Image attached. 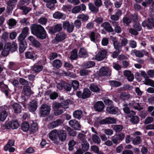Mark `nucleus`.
I'll return each instance as SVG.
<instances>
[{
	"mask_svg": "<svg viewBox=\"0 0 154 154\" xmlns=\"http://www.w3.org/2000/svg\"><path fill=\"white\" fill-rule=\"evenodd\" d=\"M46 3L47 7L50 9L54 8L55 6V4L57 3L56 0H43Z\"/></svg>",
	"mask_w": 154,
	"mask_h": 154,
	"instance_id": "obj_18",
	"label": "nucleus"
},
{
	"mask_svg": "<svg viewBox=\"0 0 154 154\" xmlns=\"http://www.w3.org/2000/svg\"><path fill=\"white\" fill-rule=\"evenodd\" d=\"M116 122V119L112 117H108L103 119L100 122L101 124H114Z\"/></svg>",
	"mask_w": 154,
	"mask_h": 154,
	"instance_id": "obj_14",
	"label": "nucleus"
},
{
	"mask_svg": "<svg viewBox=\"0 0 154 154\" xmlns=\"http://www.w3.org/2000/svg\"><path fill=\"white\" fill-rule=\"evenodd\" d=\"M89 9L93 13H97L99 11L98 7L95 6L91 3H90L88 4Z\"/></svg>",
	"mask_w": 154,
	"mask_h": 154,
	"instance_id": "obj_34",
	"label": "nucleus"
},
{
	"mask_svg": "<svg viewBox=\"0 0 154 154\" xmlns=\"http://www.w3.org/2000/svg\"><path fill=\"white\" fill-rule=\"evenodd\" d=\"M77 18L78 19H81L83 22H85L88 20L89 17L87 15L82 14L79 15Z\"/></svg>",
	"mask_w": 154,
	"mask_h": 154,
	"instance_id": "obj_53",
	"label": "nucleus"
},
{
	"mask_svg": "<svg viewBox=\"0 0 154 154\" xmlns=\"http://www.w3.org/2000/svg\"><path fill=\"white\" fill-rule=\"evenodd\" d=\"M53 17L56 19H61L65 20L66 18V15L63 13L57 11L53 14Z\"/></svg>",
	"mask_w": 154,
	"mask_h": 154,
	"instance_id": "obj_20",
	"label": "nucleus"
},
{
	"mask_svg": "<svg viewBox=\"0 0 154 154\" xmlns=\"http://www.w3.org/2000/svg\"><path fill=\"white\" fill-rule=\"evenodd\" d=\"M58 134V130L56 129L52 130L49 133L50 139L55 144H58L59 143Z\"/></svg>",
	"mask_w": 154,
	"mask_h": 154,
	"instance_id": "obj_6",
	"label": "nucleus"
},
{
	"mask_svg": "<svg viewBox=\"0 0 154 154\" xmlns=\"http://www.w3.org/2000/svg\"><path fill=\"white\" fill-rule=\"evenodd\" d=\"M77 50L75 49L72 50L71 52L70 58L71 60H76L78 58Z\"/></svg>",
	"mask_w": 154,
	"mask_h": 154,
	"instance_id": "obj_35",
	"label": "nucleus"
},
{
	"mask_svg": "<svg viewBox=\"0 0 154 154\" xmlns=\"http://www.w3.org/2000/svg\"><path fill=\"white\" fill-rule=\"evenodd\" d=\"M106 110L109 113L112 114H116L117 112V108L113 106L107 107Z\"/></svg>",
	"mask_w": 154,
	"mask_h": 154,
	"instance_id": "obj_24",
	"label": "nucleus"
},
{
	"mask_svg": "<svg viewBox=\"0 0 154 154\" xmlns=\"http://www.w3.org/2000/svg\"><path fill=\"white\" fill-rule=\"evenodd\" d=\"M67 37L66 34L64 32H61L57 34L55 37V40L57 42H59L65 40Z\"/></svg>",
	"mask_w": 154,
	"mask_h": 154,
	"instance_id": "obj_11",
	"label": "nucleus"
},
{
	"mask_svg": "<svg viewBox=\"0 0 154 154\" xmlns=\"http://www.w3.org/2000/svg\"><path fill=\"white\" fill-rule=\"evenodd\" d=\"M89 37L91 40L94 42H95L96 41L99 39L100 37V35L98 33L94 32H91L89 34Z\"/></svg>",
	"mask_w": 154,
	"mask_h": 154,
	"instance_id": "obj_17",
	"label": "nucleus"
},
{
	"mask_svg": "<svg viewBox=\"0 0 154 154\" xmlns=\"http://www.w3.org/2000/svg\"><path fill=\"white\" fill-rule=\"evenodd\" d=\"M51 110L50 106L46 104H43L39 110V115L41 117H44L48 115Z\"/></svg>",
	"mask_w": 154,
	"mask_h": 154,
	"instance_id": "obj_2",
	"label": "nucleus"
},
{
	"mask_svg": "<svg viewBox=\"0 0 154 154\" xmlns=\"http://www.w3.org/2000/svg\"><path fill=\"white\" fill-rule=\"evenodd\" d=\"M128 105L131 106H133L135 109L138 111H140L143 109V107L140 106V103H136L134 100L131 101Z\"/></svg>",
	"mask_w": 154,
	"mask_h": 154,
	"instance_id": "obj_22",
	"label": "nucleus"
},
{
	"mask_svg": "<svg viewBox=\"0 0 154 154\" xmlns=\"http://www.w3.org/2000/svg\"><path fill=\"white\" fill-rule=\"evenodd\" d=\"M122 21L124 25L126 26H129L131 22V19L126 16L123 17Z\"/></svg>",
	"mask_w": 154,
	"mask_h": 154,
	"instance_id": "obj_45",
	"label": "nucleus"
},
{
	"mask_svg": "<svg viewBox=\"0 0 154 154\" xmlns=\"http://www.w3.org/2000/svg\"><path fill=\"white\" fill-rule=\"evenodd\" d=\"M29 2V0H20L18 4V7L19 9L24 6L23 5L25 4L28 5Z\"/></svg>",
	"mask_w": 154,
	"mask_h": 154,
	"instance_id": "obj_48",
	"label": "nucleus"
},
{
	"mask_svg": "<svg viewBox=\"0 0 154 154\" xmlns=\"http://www.w3.org/2000/svg\"><path fill=\"white\" fill-rule=\"evenodd\" d=\"M99 74L100 76H110L111 71L107 67L103 66L100 69Z\"/></svg>",
	"mask_w": 154,
	"mask_h": 154,
	"instance_id": "obj_10",
	"label": "nucleus"
},
{
	"mask_svg": "<svg viewBox=\"0 0 154 154\" xmlns=\"http://www.w3.org/2000/svg\"><path fill=\"white\" fill-rule=\"evenodd\" d=\"M91 92L88 88H84L83 92L78 91L76 93L77 96L79 98L85 99L89 97L91 94Z\"/></svg>",
	"mask_w": 154,
	"mask_h": 154,
	"instance_id": "obj_3",
	"label": "nucleus"
},
{
	"mask_svg": "<svg viewBox=\"0 0 154 154\" xmlns=\"http://www.w3.org/2000/svg\"><path fill=\"white\" fill-rule=\"evenodd\" d=\"M107 55V51L105 50H101L96 55L95 59L98 61L103 60Z\"/></svg>",
	"mask_w": 154,
	"mask_h": 154,
	"instance_id": "obj_7",
	"label": "nucleus"
},
{
	"mask_svg": "<svg viewBox=\"0 0 154 154\" xmlns=\"http://www.w3.org/2000/svg\"><path fill=\"white\" fill-rule=\"evenodd\" d=\"M104 108V105L103 102L98 101L95 103L94 108L95 110L98 112L102 111Z\"/></svg>",
	"mask_w": 154,
	"mask_h": 154,
	"instance_id": "obj_15",
	"label": "nucleus"
},
{
	"mask_svg": "<svg viewBox=\"0 0 154 154\" xmlns=\"http://www.w3.org/2000/svg\"><path fill=\"white\" fill-rule=\"evenodd\" d=\"M63 88L65 89L67 91H70L72 88V86L69 84L65 82H64Z\"/></svg>",
	"mask_w": 154,
	"mask_h": 154,
	"instance_id": "obj_62",
	"label": "nucleus"
},
{
	"mask_svg": "<svg viewBox=\"0 0 154 154\" xmlns=\"http://www.w3.org/2000/svg\"><path fill=\"white\" fill-rule=\"evenodd\" d=\"M14 140H10L8 143L7 144L5 145L4 147V150L5 151H7L8 150L9 146L11 147L14 145Z\"/></svg>",
	"mask_w": 154,
	"mask_h": 154,
	"instance_id": "obj_52",
	"label": "nucleus"
},
{
	"mask_svg": "<svg viewBox=\"0 0 154 154\" xmlns=\"http://www.w3.org/2000/svg\"><path fill=\"white\" fill-rule=\"evenodd\" d=\"M69 125L70 127L76 130H80L81 125L75 119L71 120L69 122Z\"/></svg>",
	"mask_w": 154,
	"mask_h": 154,
	"instance_id": "obj_8",
	"label": "nucleus"
},
{
	"mask_svg": "<svg viewBox=\"0 0 154 154\" xmlns=\"http://www.w3.org/2000/svg\"><path fill=\"white\" fill-rule=\"evenodd\" d=\"M66 129L69 136L74 137L76 136L77 132L75 130L69 127H67Z\"/></svg>",
	"mask_w": 154,
	"mask_h": 154,
	"instance_id": "obj_27",
	"label": "nucleus"
},
{
	"mask_svg": "<svg viewBox=\"0 0 154 154\" xmlns=\"http://www.w3.org/2000/svg\"><path fill=\"white\" fill-rule=\"evenodd\" d=\"M62 123V120L60 119H58L52 122L49 125L48 127L50 129H53L60 125Z\"/></svg>",
	"mask_w": 154,
	"mask_h": 154,
	"instance_id": "obj_19",
	"label": "nucleus"
},
{
	"mask_svg": "<svg viewBox=\"0 0 154 154\" xmlns=\"http://www.w3.org/2000/svg\"><path fill=\"white\" fill-rule=\"evenodd\" d=\"M62 29V26L61 24H57L54 26L50 28L49 29V32L51 34H54L57 32L61 31Z\"/></svg>",
	"mask_w": 154,
	"mask_h": 154,
	"instance_id": "obj_9",
	"label": "nucleus"
},
{
	"mask_svg": "<svg viewBox=\"0 0 154 154\" xmlns=\"http://www.w3.org/2000/svg\"><path fill=\"white\" fill-rule=\"evenodd\" d=\"M8 113L5 110L2 111L0 114V120L1 121H4L8 116Z\"/></svg>",
	"mask_w": 154,
	"mask_h": 154,
	"instance_id": "obj_49",
	"label": "nucleus"
},
{
	"mask_svg": "<svg viewBox=\"0 0 154 154\" xmlns=\"http://www.w3.org/2000/svg\"><path fill=\"white\" fill-rule=\"evenodd\" d=\"M135 56L138 57H141L143 56V53L142 52V50L141 51H137L135 50L134 52Z\"/></svg>",
	"mask_w": 154,
	"mask_h": 154,
	"instance_id": "obj_60",
	"label": "nucleus"
},
{
	"mask_svg": "<svg viewBox=\"0 0 154 154\" xmlns=\"http://www.w3.org/2000/svg\"><path fill=\"white\" fill-rule=\"evenodd\" d=\"M131 95L125 92L121 93L120 95V99L122 100H125L128 99L131 97Z\"/></svg>",
	"mask_w": 154,
	"mask_h": 154,
	"instance_id": "obj_39",
	"label": "nucleus"
},
{
	"mask_svg": "<svg viewBox=\"0 0 154 154\" xmlns=\"http://www.w3.org/2000/svg\"><path fill=\"white\" fill-rule=\"evenodd\" d=\"M30 28L32 33L37 38L42 40L46 38L47 32L44 28L41 25L33 24L31 25Z\"/></svg>",
	"mask_w": 154,
	"mask_h": 154,
	"instance_id": "obj_1",
	"label": "nucleus"
},
{
	"mask_svg": "<svg viewBox=\"0 0 154 154\" xmlns=\"http://www.w3.org/2000/svg\"><path fill=\"white\" fill-rule=\"evenodd\" d=\"M19 9L22 10L23 13L24 15H26L31 10L30 7L25 6Z\"/></svg>",
	"mask_w": 154,
	"mask_h": 154,
	"instance_id": "obj_50",
	"label": "nucleus"
},
{
	"mask_svg": "<svg viewBox=\"0 0 154 154\" xmlns=\"http://www.w3.org/2000/svg\"><path fill=\"white\" fill-rule=\"evenodd\" d=\"M144 84L146 85H149L154 88V81L149 78L145 79Z\"/></svg>",
	"mask_w": 154,
	"mask_h": 154,
	"instance_id": "obj_54",
	"label": "nucleus"
},
{
	"mask_svg": "<svg viewBox=\"0 0 154 154\" xmlns=\"http://www.w3.org/2000/svg\"><path fill=\"white\" fill-rule=\"evenodd\" d=\"M101 26L106 31L109 32H113V29L110 26V23L107 22H106L102 24Z\"/></svg>",
	"mask_w": 154,
	"mask_h": 154,
	"instance_id": "obj_21",
	"label": "nucleus"
},
{
	"mask_svg": "<svg viewBox=\"0 0 154 154\" xmlns=\"http://www.w3.org/2000/svg\"><path fill=\"white\" fill-rule=\"evenodd\" d=\"M63 28L67 32L70 33L74 30V26L72 23H70L68 21H65L63 22Z\"/></svg>",
	"mask_w": 154,
	"mask_h": 154,
	"instance_id": "obj_5",
	"label": "nucleus"
},
{
	"mask_svg": "<svg viewBox=\"0 0 154 154\" xmlns=\"http://www.w3.org/2000/svg\"><path fill=\"white\" fill-rule=\"evenodd\" d=\"M69 101L68 100L62 101L61 103H56L55 104V106L62 107L66 109L68 107Z\"/></svg>",
	"mask_w": 154,
	"mask_h": 154,
	"instance_id": "obj_29",
	"label": "nucleus"
},
{
	"mask_svg": "<svg viewBox=\"0 0 154 154\" xmlns=\"http://www.w3.org/2000/svg\"><path fill=\"white\" fill-rule=\"evenodd\" d=\"M83 114V112L81 110H76L73 113L74 117L78 119H81Z\"/></svg>",
	"mask_w": 154,
	"mask_h": 154,
	"instance_id": "obj_33",
	"label": "nucleus"
},
{
	"mask_svg": "<svg viewBox=\"0 0 154 154\" xmlns=\"http://www.w3.org/2000/svg\"><path fill=\"white\" fill-rule=\"evenodd\" d=\"M27 46L26 42H20L19 44V51L21 53H22L26 49Z\"/></svg>",
	"mask_w": 154,
	"mask_h": 154,
	"instance_id": "obj_38",
	"label": "nucleus"
},
{
	"mask_svg": "<svg viewBox=\"0 0 154 154\" xmlns=\"http://www.w3.org/2000/svg\"><path fill=\"white\" fill-rule=\"evenodd\" d=\"M95 65V63L94 62L90 61L86 63L84 66L85 68H88L94 66Z\"/></svg>",
	"mask_w": 154,
	"mask_h": 154,
	"instance_id": "obj_56",
	"label": "nucleus"
},
{
	"mask_svg": "<svg viewBox=\"0 0 154 154\" xmlns=\"http://www.w3.org/2000/svg\"><path fill=\"white\" fill-rule=\"evenodd\" d=\"M72 87L75 90L78 89L79 86V83L78 81L76 80L73 81L72 83Z\"/></svg>",
	"mask_w": 154,
	"mask_h": 154,
	"instance_id": "obj_58",
	"label": "nucleus"
},
{
	"mask_svg": "<svg viewBox=\"0 0 154 154\" xmlns=\"http://www.w3.org/2000/svg\"><path fill=\"white\" fill-rule=\"evenodd\" d=\"M109 82L111 86L112 87H117L122 85L120 82L115 80L110 81Z\"/></svg>",
	"mask_w": 154,
	"mask_h": 154,
	"instance_id": "obj_44",
	"label": "nucleus"
},
{
	"mask_svg": "<svg viewBox=\"0 0 154 154\" xmlns=\"http://www.w3.org/2000/svg\"><path fill=\"white\" fill-rule=\"evenodd\" d=\"M76 143V142L73 140L70 141L69 143V151H72L73 150V146H75Z\"/></svg>",
	"mask_w": 154,
	"mask_h": 154,
	"instance_id": "obj_59",
	"label": "nucleus"
},
{
	"mask_svg": "<svg viewBox=\"0 0 154 154\" xmlns=\"http://www.w3.org/2000/svg\"><path fill=\"white\" fill-rule=\"evenodd\" d=\"M28 109L31 112L35 111L37 108V103L35 100L30 102L28 105Z\"/></svg>",
	"mask_w": 154,
	"mask_h": 154,
	"instance_id": "obj_12",
	"label": "nucleus"
},
{
	"mask_svg": "<svg viewBox=\"0 0 154 154\" xmlns=\"http://www.w3.org/2000/svg\"><path fill=\"white\" fill-rule=\"evenodd\" d=\"M21 127V129L24 132L27 131L29 128V125L28 123L26 122L23 123Z\"/></svg>",
	"mask_w": 154,
	"mask_h": 154,
	"instance_id": "obj_41",
	"label": "nucleus"
},
{
	"mask_svg": "<svg viewBox=\"0 0 154 154\" xmlns=\"http://www.w3.org/2000/svg\"><path fill=\"white\" fill-rule=\"evenodd\" d=\"M58 138L61 141L64 142L66 139V134L63 130H61L58 131Z\"/></svg>",
	"mask_w": 154,
	"mask_h": 154,
	"instance_id": "obj_23",
	"label": "nucleus"
},
{
	"mask_svg": "<svg viewBox=\"0 0 154 154\" xmlns=\"http://www.w3.org/2000/svg\"><path fill=\"white\" fill-rule=\"evenodd\" d=\"M10 127L13 129H17L19 126V123L16 120H12L9 123Z\"/></svg>",
	"mask_w": 154,
	"mask_h": 154,
	"instance_id": "obj_28",
	"label": "nucleus"
},
{
	"mask_svg": "<svg viewBox=\"0 0 154 154\" xmlns=\"http://www.w3.org/2000/svg\"><path fill=\"white\" fill-rule=\"evenodd\" d=\"M89 88L91 91L94 92H98L100 91V88L98 87L97 85L94 83L91 84Z\"/></svg>",
	"mask_w": 154,
	"mask_h": 154,
	"instance_id": "obj_31",
	"label": "nucleus"
},
{
	"mask_svg": "<svg viewBox=\"0 0 154 154\" xmlns=\"http://www.w3.org/2000/svg\"><path fill=\"white\" fill-rule=\"evenodd\" d=\"M60 107L55 106V104L54 105V108L55 111L54 113L55 115L58 116L62 114L63 112V109H59Z\"/></svg>",
	"mask_w": 154,
	"mask_h": 154,
	"instance_id": "obj_47",
	"label": "nucleus"
},
{
	"mask_svg": "<svg viewBox=\"0 0 154 154\" xmlns=\"http://www.w3.org/2000/svg\"><path fill=\"white\" fill-rule=\"evenodd\" d=\"M81 145L83 151H86L88 150L89 145L86 140L82 142Z\"/></svg>",
	"mask_w": 154,
	"mask_h": 154,
	"instance_id": "obj_43",
	"label": "nucleus"
},
{
	"mask_svg": "<svg viewBox=\"0 0 154 154\" xmlns=\"http://www.w3.org/2000/svg\"><path fill=\"white\" fill-rule=\"evenodd\" d=\"M23 91L24 95L27 96H30L32 94L30 87L28 86L23 87Z\"/></svg>",
	"mask_w": 154,
	"mask_h": 154,
	"instance_id": "obj_30",
	"label": "nucleus"
},
{
	"mask_svg": "<svg viewBox=\"0 0 154 154\" xmlns=\"http://www.w3.org/2000/svg\"><path fill=\"white\" fill-rule=\"evenodd\" d=\"M28 39L34 46L37 48H39L40 46L41 45V43L33 36H30L28 37Z\"/></svg>",
	"mask_w": 154,
	"mask_h": 154,
	"instance_id": "obj_16",
	"label": "nucleus"
},
{
	"mask_svg": "<svg viewBox=\"0 0 154 154\" xmlns=\"http://www.w3.org/2000/svg\"><path fill=\"white\" fill-rule=\"evenodd\" d=\"M78 56L80 57L86 58L88 57L87 51L84 48H81L79 50Z\"/></svg>",
	"mask_w": 154,
	"mask_h": 154,
	"instance_id": "obj_26",
	"label": "nucleus"
},
{
	"mask_svg": "<svg viewBox=\"0 0 154 154\" xmlns=\"http://www.w3.org/2000/svg\"><path fill=\"white\" fill-rule=\"evenodd\" d=\"M6 44H9L10 45L8 48H9L10 51L11 52H13L16 51L17 46V44L15 42H13L11 44L10 43H7Z\"/></svg>",
	"mask_w": 154,
	"mask_h": 154,
	"instance_id": "obj_36",
	"label": "nucleus"
},
{
	"mask_svg": "<svg viewBox=\"0 0 154 154\" xmlns=\"http://www.w3.org/2000/svg\"><path fill=\"white\" fill-rule=\"evenodd\" d=\"M141 142L140 137L137 136L132 140V143L134 145H136L140 144Z\"/></svg>",
	"mask_w": 154,
	"mask_h": 154,
	"instance_id": "obj_51",
	"label": "nucleus"
},
{
	"mask_svg": "<svg viewBox=\"0 0 154 154\" xmlns=\"http://www.w3.org/2000/svg\"><path fill=\"white\" fill-rule=\"evenodd\" d=\"M92 139L93 142L97 144H100L101 142L100 139L97 134H92Z\"/></svg>",
	"mask_w": 154,
	"mask_h": 154,
	"instance_id": "obj_46",
	"label": "nucleus"
},
{
	"mask_svg": "<svg viewBox=\"0 0 154 154\" xmlns=\"http://www.w3.org/2000/svg\"><path fill=\"white\" fill-rule=\"evenodd\" d=\"M123 110L124 111V112L126 114H129L130 113V115H135V112L132 111L131 112L130 111V109L128 107H124L123 108Z\"/></svg>",
	"mask_w": 154,
	"mask_h": 154,
	"instance_id": "obj_57",
	"label": "nucleus"
},
{
	"mask_svg": "<svg viewBox=\"0 0 154 154\" xmlns=\"http://www.w3.org/2000/svg\"><path fill=\"white\" fill-rule=\"evenodd\" d=\"M125 137V134L123 133H120L116 134L115 136L111 137V139L113 143L116 145L119 143L120 141H122Z\"/></svg>",
	"mask_w": 154,
	"mask_h": 154,
	"instance_id": "obj_4",
	"label": "nucleus"
},
{
	"mask_svg": "<svg viewBox=\"0 0 154 154\" xmlns=\"http://www.w3.org/2000/svg\"><path fill=\"white\" fill-rule=\"evenodd\" d=\"M19 82L21 84L23 85H26L27 86L29 84V82L22 78L20 79Z\"/></svg>",
	"mask_w": 154,
	"mask_h": 154,
	"instance_id": "obj_63",
	"label": "nucleus"
},
{
	"mask_svg": "<svg viewBox=\"0 0 154 154\" xmlns=\"http://www.w3.org/2000/svg\"><path fill=\"white\" fill-rule=\"evenodd\" d=\"M34 54L30 52H27L25 53V57L27 58L33 59L34 58Z\"/></svg>",
	"mask_w": 154,
	"mask_h": 154,
	"instance_id": "obj_61",
	"label": "nucleus"
},
{
	"mask_svg": "<svg viewBox=\"0 0 154 154\" xmlns=\"http://www.w3.org/2000/svg\"><path fill=\"white\" fill-rule=\"evenodd\" d=\"M9 45L5 44V45L4 50L2 52V54L3 56L5 57L7 56L9 54V52L10 50L9 48L8 47L9 46Z\"/></svg>",
	"mask_w": 154,
	"mask_h": 154,
	"instance_id": "obj_37",
	"label": "nucleus"
},
{
	"mask_svg": "<svg viewBox=\"0 0 154 154\" xmlns=\"http://www.w3.org/2000/svg\"><path fill=\"white\" fill-rule=\"evenodd\" d=\"M62 65L61 61L59 60L55 59L52 63V66L56 69L60 68Z\"/></svg>",
	"mask_w": 154,
	"mask_h": 154,
	"instance_id": "obj_32",
	"label": "nucleus"
},
{
	"mask_svg": "<svg viewBox=\"0 0 154 154\" xmlns=\"http://www.w3.org/2000/svg\"><path fill=\"white\" fill-rule=\"evenodd\" d=\"M129 115V117H131L130 119V122L134 124H137L139 122L140 119L139 117L137 116H133Z\"/></svg>",
	"mask_w": 154,
	"mask_h": 154,
	"instance_id": "obj_40",
	"label": "nucleus"
},
{
	"mask_svg": "<svg viewBox=\"0 0 154 154\" xmlns=\"http://www.w3.org/2000/svg\"><path fill=\"white\" fill-rule=\"evenodd\" d=\"M143 27H147V28L151 29L154 27V22L151 18L148 19L147 21H144L142 23Z\"/></svg>",
	"mask_w": 154,
	"mask_h": 154,
	"instance_id": "obj_13",
	"label": "nucleus"
},
{
	"mask_svg": "<svg viewBox=\"0 0 154 154\" xmlns=\"http://www.w3.org/2000/svg\"><path fill=\"white\" fill-rule=\"evenodd\" d=\"M113 44L115 48L119 51H121L122 47L120 43L116 40L113 41Z\"/></svg>",
	"mask_w": 154,
	"mask_h": 154,
	"instance_id": "obj_42",
	"label": "nucleus"
},
{
	"mask_svg": "<svg viewBox=\"0 0 154 154\" xmlns=\"http://www.w3.org/2000/svg\"><path fill=\"white\" fill-rule=\"evenodd\" d=\"M113 129L116 132H120L123 129V126L121 125H114L112 127Z\"/></svg>",
	"mask_w": 154,
	"mask_h": 154,
	"instance_id": "obj_55",
	"label": "nucleus"
},
{
	"mask_svg": "<svg viewBox=\"0 0 154 154\" xmlns=\"http://www.w3.org/2000/svg\"><path fill=\"white\" fill-rule=\"evenodd\" d=\"M12 106L15 113H20L21 112V107L19 104L17 103H14L13 104Z\"/></svg>",
	"mask_w": 154,
	"mask_h": 154,
	"instance_id": "obj_25",
	"label": "nucleus"
},
{
	"mask_svg": "<svg viewBox=\"0 0 154 154\" xmlns=\"http://www.w3.org/2000/svg\"><path fill=\"white\" fill-rule=\"evenodd\" d=\"M31 129L33 132H35L38 130L37 124L36 123H33L31 125Z\"/></svg>",
	"mask_w": 154,
	"mask_h": 154,
	"instance_id": "obj_64",
	"label": "nucleus"
}]
</instances>
